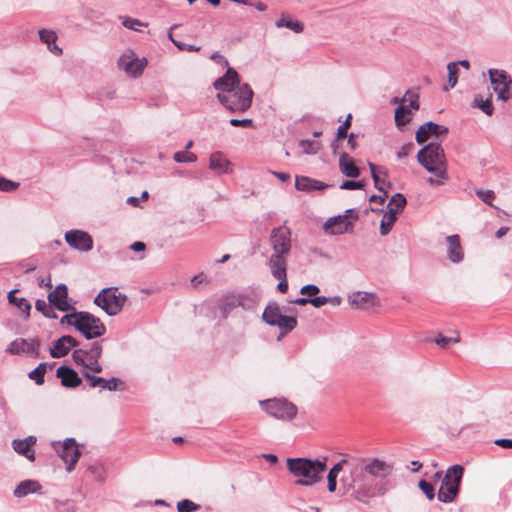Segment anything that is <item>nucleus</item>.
<instances>
[{
    "instance_id": "obj_1",
    "label": "nucleus",
    "mask_w": 512,
    "mask_h": 512,
    "mask_svg": "<svg viewBox=\"0 0 512 512\" xmlns=\"http://www.w3.org/2000/svg\"><path fill=\"white\" fill-rule=\"evenodd\" d=\"M328 457L324 456L315 460L308 458H288L287 469L296 478V484L301 486H313L323 478L327 469Z\"/></svg>"
},
{
    "instance_id": "obj_2",
    "label": "nucleus",
    "mask_w": 512,
    "mask_h": 512,
    "mask_svg": "<svg viewBox=\"0 0 512 512\" xmlns=\"http://www.w3.org/2000/svg\"><path fill=\"white\" fill-rule=\"evenodd\" d=\"M340 484L344 493H351L358 499L373 497L379 492L377 482L368 476L361 463L354 464L348 473H344Z\"/></svg>"
},
{
    "instance_id": "obj_3",
    "label": "nucleus",
    "mask_w": 512,
    "mask_h": 512,
    "mask_svg": "<svg viewBox=\"0 0 512 512\" xmlns=\"http://www.w3.org/2000/svg\"><path fill=\"white\" fill-rule=\"evenodd\" d=\"M61 323L74 326L87 339L100 337L106 331V327L101 320L88 312L66 314L61 318Z\"/></svg>"
},
{
    "instance_id": "obj_4",
    "label": "nucleus",
    "mask_w": 512,
    "mask_h": 512,
    "mask_svg": "<svg viewBox=\"0 0 512 512\" xmlns=\"http://www.w3.org/2000/svg\"><path fill=\"white\" fill-rule=\"evenodd\" d=\"M419 163L437 178L446 177V160L444 150L439 143L431 142L423 147L417 155Z\"/></svg>"
},
{
    "instance_id": "obj_5",
    "label": "nucleus",
    "mask_w": 512,
    "mask_h": 512,
    "mask_svg": "<svg viewBox=\"0 0 512 512\" xmlns=\"http://www.w3.org/2000/svg\"><path fill=\"white\" fill-rule=\"evenodd\" d=\"M253 91L248 84H238L235 89L218 93L219 101L231 112H244L252 103Z\"/></svg>"
},
{
    "instance_id": "obj_6",
    "label": "nucleus",
    "mask_w": 512,
    "mask_h": 512,
    "mask_svg": "<svg viewBox=\"0 0 512 512\" xmlns=\"http://www.w3.org/2000/svg\"><path fill=\"white\" fill-rule=\"evenodd\" d=\"M463 473L464 468L461 465H454L447 470L438 492L441 502H452L456 498Z\"/></svg>"
},
{
    "instance_id": "obj_7",
    "label": "nucleus",
    "mask_w": 512,
    "mask_h": 512,
    "mask_svg": "<svg viewBox=\"0 0 512 512\" xmlns=\"http://www.w3.org/2000/svg\"><path fill=\"white\" fill-rule=\"evenodd\" d=\"M126 301L127 296L115 287L102 289L94 299V303L110 316L117 315Z\"/></svg>"
},
{
    "instance_id": "obj_8",
    "label": "nucleus",
    "mask_w": 512,
    "mask_h": 512,
    "mask_svg": "<svg viewBox=\"0 0 512 512\" xmlns=\"http://www.w3.org/2000/svg\"><path fill=\"white\" fill-rule=\"evenodd\" d=\"M260 406L268 415L282 421L293 420L298 412L296 405L284 398L263 400Z\"/></svg>"
},
{
    "instance_id": "obj_9",
    "label": "nucleus",
    "mask_w": 512,
    "mask_h": 512,
    "mask_svg": "<svg viewBox=\"0 0 512 512\" xmlns=\"http://www.w3.org/2000/svg\"><path fill=\"white\" fill-rule=\"evenodd\" d=\"M262 319L270 326H277L281 331V335H286L297 326L296 317L283 315L277 303H270L266 306Z\"/></svg>"
},
{
    "instance_id": "obj_10",
    "label": "nucleus",
    "mask_w": 512,
    "mask_h": 512,
    "mask_svg": "<svg viewBox=\"0 0 512 512\" xmlns=\"http://www.w3.org/2000/svg\"><path fill=\"white\" fill-rule=\"evenodd\" d=\"M101 355L102 347L98 342H95L89 350H75L72 357L76 364L83 366V371L101 373L102 365L99 362Z\"/></svg>"
},
{
    "instance_id": "obj_11",
    "label": "nucleus",
    "mask_w": 512,
    "mask_h": 512,
    "mask_svg": "<svg viewBox=\"0 0 512 512\" xmlns=\"http://www.w3.org/2000/svg\"><path fill=\"white\" fill-rule=\"evenodd\" d=\"M52 447L66 464L67 471L71 472L75 468V465L81 456V452L75 439L67 438L64 441H54L52 442Z\"/></svg>"
},
{
    "instance_id": "obj_12",
    "label": "nucleus",
    "mask_w": 512,
    "mask_h": 512,
    "mask_svg": "<svg viewBox=\"0 0 512 512\" xmlns=\"http://www.w3.org/2000/svg\"><path fill=\"white\" fill-rule=\"evenodd\" d=\"M358 220V213L349 209L344 215L329 218L324 224V231L329 235H341L351 230Z\"/></svg>"
},
{
    "instance_id": "obj_13",
    "label": "nucleus",
    "mask_w": 512,
    "mask_h": 512,
    "mask_svg": "<svg viewBox=\"0 0 512 512\" xmlns=\"http://www.w3.org/2000/svg\"><path fill=\"white\" fill-rule=\"evenodd\" d=\"M405 205L406 198L402 194L397 193L391 197L387 205L388 211L384 214L380 224L381 235H387L391 231L397 220V215L402 212Z\"/></svg>"
},
{
    "instance_id": "obj_14",
    "label": "nucleus",
    "mask_w": 512,
    "mask_h": 512,
    "mask_svg": "<svg viewBox=\"0 0 512 512\" xmlns=\"http://www.w3.org/2000/svg\"><path fill=\"white\" fill-rule=\"evenodd\" d=\"M360 463L368 476H371L375 482L388 477L393 471V465L380 458L362 459Z\"/></svg>"
},
{
    "instance_id": "obj_15",
    "label": "nucleus",
    "mask_w": 512,
    "mask_h": 512,
    "mask_svg": "<svg viewBox=\"0 0 512 512\" xmlns=\"http://www.w3.org/2000/svg\"><path fill=\"white\" fill-rule=\"evenodd\" d=\"M493 90L498 98L507 101L509 99V90L512 84L510 75L504 70L490 69L488 71Z\"/></svg>"
},
{
    "instance_id": "obj_16",
    "label": "nucleus",
    "mask_w": 512,
    "mask_h": 512,
    "mask_svg": "<svg viewBox=\"0 0 512 512\" xmlns=\"http://www.w3.org/2000/svg\"><path fill=\"white\" fill-rule=\"evenodd\" d=\"M120 69L130 77H138L147 66L146 58H138L133 51H126L119 59Z\"/></svg>"
},
{
    "instance_id": "obj_17",
    "label": "nucleus",
    "mask_w": 512,
    "mask_h": 512,
    "mask_svg": "<svg viewBox=\"0 0 512 512\" xmlns=\"http://www.w3.org/2000/svg\"><path fill=\"white\" fill-rule=\"evenodd\" d=\"M270 244L274 254L287 255L291 249V231L286 225L275 228L271 232Z\"/></svg>"
},
{
    "instance_id": "obj_18",
    "label": "nucleus",
    "mask_w": 512,
    "mask_h": 512,
    "mask_svg": "<svg viewBox=\"0 0 512 512\" xmlns=\"http://www.w3.org/2000/svg\"><path fill=\"white\" fill-rule=\"evenodd\" d=\"M40 345V340L38 338H18L9 344L6 351L14 355L26 354L32 357H38Z\"/></svg>"
},
{
    "instance_id": "obj_19",
    "label": "nucleus",
    "mask_w": 512,
    "mask_h": 512,
    "mask_svg": "<svg viewBox=\"0 0 512 512\" xmlns=\"http://www.w3.org/2000/svg\"><path fill=\"white\" fill-rule=\"evenodd\" d=\"M66 242L74 249L89 251L92 249L93 240L91 236L81 230H71L65 234Z\"/></svg>"
},
{
    "instance_id": "obj_20",
    "label": "nucleus",
    "mask_w": 512,
    "mask_h": 512,
    "mask_svg": "<svg viewBox=\"0 0 512 512\" xmlns=\"http://www.w3.org/2000/svg\"><path fill=\"white\" fill-rule=\"evenodd\" d=\"M84 378L86 379L89 387L100 388L101 390L116 391L121 389L119 386L122 385L121 381L115 377L111 379H104L93 375L91 372L82 371Z\"/></svg>"
},
{
    "instance_id": "obj_21",
    "label": "nucleus",
    "mask_w": 512,
    "mask_h": 512,
    "mask_svg": "<svg viewBox=\"0 0 512 512\" xmlns=\"http://www.w3.org/2000/svg\"><path fill=\"white\" fill-rule=\"evenodd\" d=\"M447 133V127L436 124L434 122H426L418 128L416 132V141L419 144H422L426 142L431 136L439 137L441 135H446Z\"/></svg>"
},
{
    "instance_id": "obj_22",
    "label": "nucleus",
    "mask_w": 512,
    "mask_h": 512,
    "mask_svg": "<svg viewBox=\"0 0 512 512\" xmlns=\"http://www.w3.org/2000/svg\"><path fill=\"white\" fill-rule=\"evenodd\" d=\"M48 300L61 311H69L72 309V306L68 303V290L64 284L58 285L50 292Z\"/></svg>"
},
{
    "instance_id": "obj_23",
    "label": "nucleus",
    "mask_w": 512,
    "mask_h": 512,
    "mask_svg": "<svg viewBox=\"0 0 512 512\" xmlns=\"http://www.w3.org/2000/svg\"><path fill=\"white\" fill-rule=\"evenodd\" d=\"M78 344L77 340L70 335L60 337L54 342L53 347L50 349V354L54 358H60L66 356L69 351L76 347Z\"/></svg>"
},
{
    "instance_id": "obj_24",
    "label": "nucleus",
    "mask_w": 512,
    "mask_h": 512,
    "mask_svg": "<svg viewBox=\"0 0 512 512\" xmlns=\"http://www.w3.org/2000/svg\"><path fill=\"white\" fill-rule=\"evenodd\" d=\"M238 84L240 82L237 72L232 68H228L226 74L214 82V87L220 91L219 93H224L235 89Z\"/></svg>"
},
{
    "instance_id": "obj_25",
    "label": "nucleus",
    "mask_w": 512,
    "mask_h": 512,
    "mask_svg": "<svg viewBox=\"0 0 512 512\" xmlns=\"http://www.w3.org/2000/svg\"><path fill=\"white\" fill-rule=\"evenodd\" d=\"M36 444L34 436H28L23 440H13L12 447L18 454L25 456L28 460H35V451L33 446Z\"/></svg>"
},
{
    "instance_id": "obj_26",
    "label": "nucleus",
    "mask_w": 512,
    "mask_h": 512,
    "mask_svg": "<svg viewBox=\"0 0 512 512\" xmlns=\"http://www.w3.org/2000/svg\"><path fill=\"white\" fill-rule=\"evenodd\" d=\"M56 376L61 380V384L68 388H75L81 383L78 374L66 366H60L56 371Z\"/></svg>"
},
{
    "instance_id": "obj_27",
    "label": "nucleus",
    "mask_w": 512,
    "mask_h": 512,
    "mask_svg": "<svg viewBox=\"0 0 512 512\" xmlns=\"http://www.w3.org/2000/svg\"><path fill=\"white\" fill-rule=\"evenodd\" d=\"M295 187L299 191L310 192L315 190H324L329 186L319 180L312 179L307 176H296Z\"/></svg>"
},
{
    "instance_id": "obj_28",
    "label": "nucleus",
    "mask_w": 512,
    "mask_h": 512,
    "mask_svg": "<svg viewBox=\"0 0 512 512\" xmlns=\"http://www.w3.org/2000/svg\"><path fill=\"white\" fill-rule=\"evenodd\" d=\"M286 265V255L274 253L271 255L269 259V267L275 278H283L287 276Z\"/></svg>"
},
{
    "instance_id": "obj_29",
    "label": "nucleus",
    "mask_w": 512,
    "mask_h": 512,
    "mask_svg": "<svg viewBox=\"0 0 512 512\" xmlns=\"http://www.w3.org/2000/svg\"><path fill=\"white\" fill-rule=\"evenodd\" d=\"M339 168L343 175L349 178H357L360 175V169L355 165L353 158L347 153H342L339 158Z\"/></svg>"
},
{
    "instance_id": "obj_30",
    "label": "nucleus",
    "mask_w": 512,
    "mask_h": 512,
    "mask_svg": "<svg viewBox=\"0 0 512 512\" xmlns=\"http://www.w3.org/2000/svg\"><path fill=\"white\" fill-rule=\"evenodd\" d=\"M448 243V257L452 262H460L464 253L458 235H451L446 238Z\"/></svg>"
},
{
    "instance_id": "obj_31",
    "label": "nucleus",
    "mask_w": 512,
    "mask_h": 512,
    "mask_svg": "<svg viewBox=\"0 0 512 512\" xmlns=\"http://www.w3.org/2000/svg\"><path fill=\"white\" fill-rule=\"evenodd\" d=\"M369 168L371 170V175L374 181L375 188L387 194L386 188H389L391 186L390 183L385 182V178L387 177V171L384 170L382 167H376V165L373 163H369Z\"/></svg>"
},
{
    "instance_id": "obj_32",
    "label": "nucleus",
    "mask_w": 512,
    "mask_h": 512,
    "mask_svg": "<svg viewBox=\"0 0 512 512\" xmlns=\"http://www.w3.org/2000/svg\"><path fill=\"white\" fill-rule=\"evenodd\" d=\"M230 166L231 163L221 152H214L210 155L209 168L211 170L218 171L219 173H228Z\"/></svg>"
},
{
    "instance_id": "obj_33",
    "label": "nucleus",
    "mask_w": 512,
    "mask_h": 512,
    "mask_svg": "<svg viewBox=\"0 0 512 512\" xmlns=\"http://www.w3.org/2000/svg\"><path fill=\"white\" fill-rule=\"evenodd\" d=\"M350 302L357 308H368L376 304V297L371 293L356 292L350 297Z\"/></svg>"
},
{
    "instance_id": "obj_34",
    "label": "nucleus",
    "mask_w": 512,
    "mask_h": 512,
    "mask_svg": "<svg viewBox=\"0 0 512 512\" xmlns=\"http://www.w3.org/2000/svg\"><path fill=\"white\" fill-rule=\"evenodd\" d=\"M41 489V485L36 480H24L20 482L14 490L16 497H24L30 493H36Z\"/></svg>"
},
{
    "instance_id": "obj_35",
    "label": "nucleus",
    "mask_w": 512,
    "mask_h": 512,
    "mask_svg": "<svg viewBox=\"0 0 512 512\" xmlns=\"http://www.w3.org/2000/svg\"><path fill=\"white\" fill-rule=\"evenodd\" d=\"M18 290H12L8 294V300L11 304L15 305L23 314L25 319L30 316L31 304L26 298L17 297Z\"/></svg>"
},
{
    "instance_id": "obj_36",
    "label": "nucleus",
    "mask_w": 512,
    "mask_h": 512,
    "mask_svg": "<svg viewBox=\"0 0 512 512\" xmlns=\"http://www.w3.org/2000/svg\"><path fill=\"white\" fill-rule=\"evenodd\" d=\"M39 37L42 42L47 44L50 51L61 54L62 50L56 44L57 35L53 30L41 29L39 30Z\"/></svg>"
},
{
    "instance_id": "obj_37",
    "label": "nucleus",
    "mask_w": 512,
    "mask_h": 512,
    "mask_svg": "<svg viewBox=\"0 0 512 512\" xmlns=\"http://www.w3.org/2000/svg\"><path fill=\"white\" fill-rule=\"evenodd\" d=\"M347 464L346 459H342L340 462L335 464L329 471L327 476V482H328V491L329 492H335L337 487V477L339 473L343 470V466Z\"/></svg>"
},
{
    "instance_id": "obj_38",
    "label": "nucleus",
    "mask_w": 512,
    "mask_h": 512,
    "mask_svg": "<svg viewBox=\"0 0 512 512\" xmlns=\"http://www.w3.org/2000/svg\"><path fill=\"white\" fill-rule=\"evenodd\" d=\"M411 117V110L404 104L400 105L395 111V123L398 127L406 125Z\"/></svg>"
},
{
    "instance_id": "obj_39",
    "label": "nucleus",
    "mask_w": 512,
    "mask_h": 512,
    "mask_svg": "<svg viewBox=\"0 0 512 512\" xmlns=\"http://www.w3.org/2000/svg\"><path fill=\"white\" fill-rule=\"evenodd\" d=\"M460 341V333L457 330L452 331L451 336H444L442 334H439L438 337L435 339V343L442 348H447L452 344L459 343Z\"/></svg>"
},
{
    "instance_id": "obj_40",
    "label": "nucleus",
    "mask_w": 512,
    "mask_h": 512,
    "mask_svg": "<svg viewBox=\"0 0 512 512\" xmlns=\"http://www.w3.org/2000/svg\"><path fill=\"white\" fill-rule=\"evenodd\" d=\"M53 304L50 302H46L45 300L38 299L35 303V308L37 311L41 312L45 317L50 319L57 318V315L53 309Z\"/></svg>"
},
{
    "instance_id": "obj_41",
    "label": "nucleus",
    "mask_w": 512,
    "mask_h": 512,
    "mask_svg": "<svg viewBox=\"0 0 512 512\" xmlns=\"http://www.w3.org/2000/svg\"><path fill=\"white\" fill-rule=\"evenodd\" d=\"M47 371V364L40 363L34 370L29 373V378L37 385H42L44 383V375Z\"/></svg>"
},
{
    "instance_id": "obj_42",
    "label": "nucleus",
    "mask_w": 512,
    "mask_h": 512,
    "mask_svg": "<svg viewBox=\"0 0 512 512\" xmlns=\"http://www.w3.org/2000/svg\"><path fill=\"white\" fill-rule=\"evenodd\" d=\"M462 416L461 410L453 411L447 420V427L460 433L462 431V427H460Z\"/></svg>"
},
{
    "instance_id": "obj_43",
    "label": "nucleus",
    "mask_w": 512,
    "mask_h": 512,
    "mask_svg": "<svg viewBox=\"0 0 512 512\" xmlns=\"http://www.w3.org/2000/svg\"><path fill=\"white\" fill-rule=\"evenodd\" d=\"M276 26L278 28L286 27V28L294 31L295 33H301L304 30V26H303V24L301 22L293 21V20H290V19L287 20L285 18L279 19L276 22Z\"/></svg>"
},
{
    "instance_id": "obj_44",
    "label": "nucleus",
    "mask_w": 512,
    "mask_h": 512,
    "mask_svg": "<svg viewBox=\"0 0 512 512\" xmlns=\"http://www.w3.org/2000/svg\"><path fill=\"white\" fill-rule=\"evenodd\" d=\"M448 70V86H446L444 89L448 90L450 88H453L458 81V64L452 62L449 63L447 66Z\"/></svg>"
},
{
    "instance_id": "obj_45",
    "label": "nucleus",
    "mask_w": 512,
    "mask_h": 512,
    "mask_svg": "<svg viewBox=\"0 0 512 512\" xmlns=\"http://www.w3.org/2000/svg\"><path fill=\"white\" fill-rule=\"evenodd\" d=\"M474 106L481 109L487 115H492L493 110H494L492 102H491V96L485 100H483L479 96H476L474 99Z\"/></svg>"
},
{
    "instance_id": "obj_46",
    "label": "nucleus",
    "mask_w": 512,
    "mask_h": 512,
    "mask_svg": "<svg viewBox=\"0 0 512 512\" xmlns=\"http://www.w3.org/2000/svg\"><path fill=\"white\" fill-rule=\"evenodd\" d=\"M300 146L305 154H316L322 148L319 141L313 140H302Z\"/></svg>"
},
{
    "instance_id": "obj_47",
    "label": "nucleus",
    "mask_w": 512,
    "mask_h": 512,
    "mask_svg": "<svg viewBox=\"0 0 512 512\" xmlns=\"http://www.w3.org/2000/svg\"><path fill=\"white\" fill-rule=\"evenodd\" d=\"M200 506L189 499L181 500L177 503L178 512H192L196 511Z\"/></svg>"
},
{
    "instance_id": "obj_48",
    "label": "nucleus",
    "mask_w": 512,
    "mask_h": 512,
    "mask_svg": "<svg viewBox=\"0 0 512 512\" xmlns=\"http://www.w3.org/2000/svg\"><path fill=\"white\" fill-rule=\"evenodd\" d=\"M476 195L486 204L493 206L492 201L495 199V193L492 190L477 189Z\"/></svg>"
},
{
    "instance_id": "obj_49",
    "label": "nucleus",
    "mask_w": 512,
    "mask_h": 512,
    "mask_svg": "<svg viewBox=\"0 0 512 512\" xmlns=\"http://www.w3.org/2000/svg\"><path fill=\"white\" fill-rule=\"evenodd\" d=\"M174 160L178 163L182 162H194L197 157L195 154L187 151H179L174 154Z\"/></svg>"
},
{
    "instance_id": "obj_50",
    "label": "nucleus",
    "mask_w": 512,
    "mask_h": 512,
    "mask_svg": "<svg viewBox=\"0 0 512 512\" xmlns=\"http://www.w3.org/2000/svg\"><path fill=\"white\" fill-rule=\"evenodd\" d=\"M420 490L427 496L429 500H433L435 497L434 487L431 483L421 480L418 484Z\"/></svg>"
},
{
    "instance_id": "obj_51",
    "label": "nucleus",
    "mask_w": 512,
    "mask_h": 512,
    "mask_svg": "<svg viewBox=\"0 0 512 512\" xmlns=\"http://www.w3.org/2000/svg\"><path fill=\"white\" fill-rule=\"evenodd\" d=\"M19 187V183L13 182L6 178L0 177V190L10 192L16 190Z\"/></svg>"
},
{
    "instance_id": "obj_52",
    "label": "nucleus",
    "mask_w": 512,
    "mask_h": 512,
    "mask_svg": "<svg viewBox=\"0 0 512 512\" xmlns=\"http://www.w3.org/2000/svg\"><path fill=\"white\" fill-rule=\"evenodd\" d=\"M403 103L409 102V106L414 109H419L418 95L412 92L406 93L404 98L401 100Z\"/></svg>"
},
{
    "instance_id": "obj_53",
    "label": "nucleus",
    "mask_w": 512,
    "mask_h": 512,
    "mask_svg": "<svg viewBox=\"0 0 512 512\" xmlns=\"http://www.w3.org/2000/svg\"><path fill=\"white\" fill-rule=\"evenodd\" d=\"M351 126V115H348L347 119L344 121L342 125L339 126L337 130V139H343L347 137V131Z\"/></svg>"
},
{
    "instance_id": "obj_54",
    "label": "nucleus",
    "mask_w": 512,
    "mask_h": 512,
    "mask_svg": "<svg viewBox=\"0 0 512 512\" xmlns=\"http://www.w3.org/2000/svg\"><path fill=\"white\" fill-rule=\"evenodd\" d=\"M340 188L343 190L363 189L364 182L363 181L346 180L341 184Z\"/></svg>"
},
{
    "instance_id": "obj_55",
    "label": "nucleus",
    "mask_w": 512,
    "mask_h": 512,
    "mask_svg": "<svg viewBox=\"0 0 512 512\" xmlns=\"http://www.w3.org/2000/svg\"><path fill=\"white\" fill-rule=\"evenodd\" d=\"M122 24L127 29L136 30V31L138 30L139 26L144 25L140 20L135 19V18H130V17H125L123 19Z\"/></svg>"
},
{
    "instance_id": "obj_56",
    "label": "nucleus",
    "mask_w": 512,
    "mask_h": 512,
    "mask_svg": "<svg viewBox=\"0 0 512 512\" xmlns=\"http://www.w3.org/2000/svg\"><path fill=\"white\" fill-rule=\"evenodd\" d=\"M414 149V144L412 142L404 144L399 151L397 152V157L399 159L408 156Z\"/></svg>"
},
{
    "instance_id": "obj_57",
    "label": "nucleus",
    "mask_w": 512,
    "mask_h": 512,
    "mask_svg": "<svg viewBox=\"0 0 512 512\" xmlns=\"http://www.w3.org/2000/svg\"><path fill=\"white\" fill-rule=\"evenodd\" d=\"M301 293L308 296H315L319 293V288L316 285H305L301 288Z\"/></svg>"
},
{
    "instance_id": "obj_58",
    "label": "nucleus",
    "mask_w": 512,
    "mask_h": 512,
    "mask_svg": "<svg viewBox=\"0 0 512 512\" xmlns=\"http://www.w3.org/2000/svg\"><path fill=\"white\" fill-rule=\"evenodd\" d=\"M328 302H329V299L324 296L314 297V298L310 299V303L316 308L326 305Z\"/></svg>"
},
{
    "instance_id": "obj_59",
    "label": "nucleus",
    "mask_w": 512,
    "mask_h": 512,
    "mask_svg": "<svg viewBox=\"0 0 512 512\" xmlns=\"http://www.w3.org/2000/svg\"><path fill=\"white\" fill-rule=\"evenodd\" d=\"M230 124L234 127H238V126H244V127H247V126H251L252 125V120L251 119H242V120H239V119H236V118H232L230 120Z\"/></svg>"
},
{
    "instance_id": "obj_60",
    "label": "nucleus",
    "mask_w": 512,
    "mask_h": 512,
    "mask_svg": "<svg viewBox=\"0 0 512 512\" xmlns=\"http://www.w3.org/2000/svg\"><path fill=\"white\" fill-rule=\"evenodd\" d=\"M494 443L501 448L512 449V439H496Z\"/></svg>"
},
{
    "instance_id": "obj_61",
    "label": "nucleus",
    "mask_w": 512,
    "mask_h": 512,
    "mask_svg": "<svg viewBox=\"0 0 512 512\" xmlns=\"http://www.w3.org/2000/svg\"><path fill=\"white\" fill-rule=\"evenodd\" d=\"M279 280V283H278V290L281 292V293H286L287 290H288V282H287V276L286 277H283V278H277Z\"/></svg>"
},
{
    "instance_id": "obj_62",
    "label": "nucleus",
    "mask_w": 512,
    "mask_h": 512,
    "mask_svg": "<svg viewBox=\"0 0 512 512\" xmlns=\"http://www.w3.org/2000/svg\"><path fill=\"white\" fill-rule=\"evenodd\" d=\"M205 281V275L203 273L194 276L191 280V284L196 287Z\"/></svg>"
},
{
    "instance_id": "obj_63",
    "label": "nucleus",
    "mask_w": 512,
    "mask_h": 512,
    "mask_svg": "<svg viewBox=\"0 0 512 512\" xmlns=\"http://www.w3.org/2000/svg\"><path fill=\"white\" fill-rule=\"evenodd\" d=\"M130 248L136 252H140V251H144L145 248H146V245L144 242H141V241H137V242H134Z\"/></svg>"
},
{
    "instance_id": "obj_64",
    "label": "nucleus",
    "mask_w": 512,
    "mask_h": 512,
    "mask_svg": "<svg viewBox=\"0 0 512 512\" xmlns=\"http://www.w3.org/2000/svg\"><path fill=\"white\" fill-rule=\"evenodd\" d=\"M38 285L40 287H48V288H51L52 284H51V277L48 276L47 278H39L38 279Z\"/></svg>"
}]
</instances>
